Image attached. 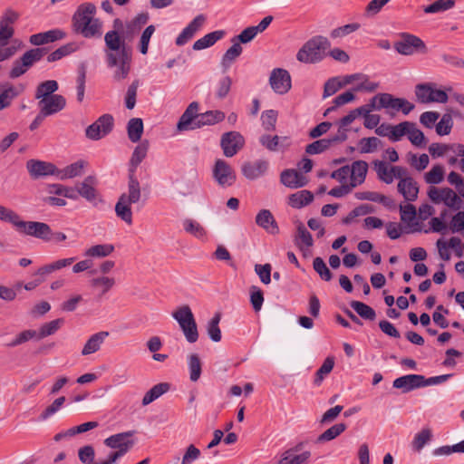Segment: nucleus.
Instances as JSON below:
<instances>
[{
    "label": "nucleus",
    "instance_id": "1",
    "mask_svg": "<svg viewBox=\"0 0 464 464\" xmlns=\"http://www.w3.org/2000/svg\"><path fill=\"white\" fill-rule=\"evenodd\" d=\"M148 149L149 142L147 140L140 142L135 147L130 160V171L131 174L129 179L128 190L120 196L115 205L116 216L128 225L132 224V211L130 206L138 203L141 198L140 185L138 179L133 176V173L146 158Z\"/></svg>",
    "mask_w": 464,
    "mask_h": 464
},
{
    "label": "nucleus",
    "instance_id": "2",
    "mask_svg": "<svg viewBox=\"0 0 464 464\" xmlns=\"http://www.w3.org/2000/svg\"><path fill=\"white\" fill-rule=\"evenodd\" d=\"M96 7L92 3L78 6L72 16V26L76 33L85 38L100 37L102 34V23L95 18Z\"/></svg>",
    "mask_w": 464,
    "mask_h": 464
},
{
    "label": "nucleus",
    "instance_id": "3",
    "mask_svg": "<svg viewBox=\"0 0 464 464\" xmlns=\"http://www.w3.org/2000/svg\"><path fill=\"white\" fill-rule=\"evenodd\" d=\"M368 171V164L364 160L353 161L331 174V178L339 183H348L353 188L364 182Z\"/></svg>",
    "mask_w": 464,
    "mask_h": 464
},
{
    "label": "nucleus",
    "instance_id": "4",
    "mask_svg": "<svg viewBox=\"0 0 464 464\" xmlns=\"http://www.w3.org/2000/svg\"><path fill=\"white\" fill-rule=\"evenodd\" d=\"M330 43L324 36H315L307 41L296 54V59L304 63H314L324 59Z\"/></svg>",
    "mask_w": 464,
    "mask_h": 464
},
{
    "label": "nucleus",
    "instance_id": "5",
    "mask_svg": "<svg viewBox=\"0 0 464 464\" xmlns=\"http://www.w3.org/2000/svg\"><path fill=\"white\" fill-rule=\"evenodd\" d=\"M171 316L179 324L188 343H194L198 340V325L192 310L188 304L179 306L172 312Z\"/></svg>",
    "mask_w": 464,
    "mask_h": 464
},
{
    "label": "nucleus",
    "instance_id": "6",
    "mask_svg": "<svg viewBox=\"0 0 464 464\" xmlns=\"http://www.w3.org/2000/svg\"><path fill=\"white\" fill-rule=\"evenodd\" d=\"M133 435L134 431H126L111 435L104 440V444L107 447L117 450L109 455L108 462L110 464L115 463L132 448L134 445Z\"/></svg>",
    "mask_w": 464,
    "mask_h": 464
},
{
    "label": "nucleus",
    "instance_id": "7",
    "mask_svg": "<svg viewBox=\"0 0 464 464\" xmlns=\"http://www.w3.org/2000/svg\"><path fill=\"white\" fill-rule=\"evenodd\" d=\"M428 196L433 203H442L454 210L459 209L464 201V197H461L457 191L450 188L430 187L428 190Z\"/></svg>",
    "mask_w": 464,
    "mask_h": 464
},
{
    "label": "nucleus",
    "instance_id": "8",
    "mask_svg": "<svg viewBox=\"0 0 464 464\" xmlns=\"http://www.w3.org/2000/svg\"><path fill=\"white\" fill-rule=\"evenodd\" d=\"M130 56L129 53H122L116 56L112 53L108 54L106 63L112 72V79L116 82L124 81L130 72Z\"/></svg>",
    "mask_w": 464,
    "mask_h": 464
},
{
    "label": "nucleus",
    "instance_id": "9",
    "mask_svg": "<svg viewBox=\"0 0 464 464\" xmlns=\"http://www.w3.org/2000/svg\"><path fill=\"white\" fill-rule=\"evenodd\" d=\"M415 95L417 100L421 103H446L448 102L447 92L444 90L437 88V85L432 82L416 85Z\"/></svg>",
    "mask_w": 464,
    "mask_h": 464
},
{
    "label": "nucleus",
    "instance_id": "10",
    "mask_svg": "<svg viewBox=\"0 0 464 464\" xmlns=\"http://www.w3.org/2000/svg\"><path fill=\"white\" fill-rule=\"evenodd\" d=\"M15 228L23 235L34 237L44 241H50L53 237L50 226L44 222L24 221L20 218Z\"/></svg>",
    "mask_w": 464,
    "mask_h": 464
},
{
    "label": "nucleus",
    "instance_id": "11",
    "mask_svg": "<svg viewBox=\"0 0 464 464\" xmlns=\"http://www.w3.org/2000/svg\"><path fill=\"white\" fill-rule=\"evenodd\" d=\"M114 119L111 114H103L85 130V135L89 140H99L107 136L113 129Z\"/></svg>",
    "mask_w": 464,
    "mask_h": 464
},
{
    "label": "nucleus",
    "instance_id": "12",
    "mask_svg": "<svg viewBox=\"0 0 464 464\" xmlns=\"http://www.w3.org/2000/svg\"><path fill=\"white\" fill-rule=\"evenodd\" d=\"M394 49L402 55H412L419 52L425 53L426 45L420 38L413 34H404L395 43Z\"/></svg>",
    "mask_w": 464,
    "mask_h": 464
},
{
    "label": "nucleus",
    "instance_id": "13",
    "mask_svg": "<svg viewBox=\"0 0 464 464\" xmlns=\"http://www.w3.org/2000/svg\"><path fill=\"white\" fill-rule=\"evenodd\" d=\"M212 175L214 180L223 188L232 186L237 178L232 167L222 159H218L215 161Z\"/></svg>",
    "mask_w": 464,
    "mask_h": 464
},
{
    "label": "nucleus",
    "instance_id": "14",
    "mask_svg": "<svg viewBox=\"0 0 464 464\" xmlns=\"http://www.w3.org/2000/svg\"><path fill=\"white\" fill-rule=\"evenodd\" d=\"M374 170L376 171L378 178L386 184H391L394 179H399L407 174L405 168L401 166H391L381 160L374 162Z\"/></svg>",
    "mask_w": 464,
    "mask_h": 464
},
{
    "label": "nucleus",
    "instance_id": "15",
    "mask_svg": "<svg viewBox=\"0 0 464 464\" xmlns=\"http://www.w3.org/2000/svg\"><path fill=\"white\" fill-rule=\"evenodd\" d=\"M245 144V139L237 131H228L221 136L220 146L226 157L235 156Z\"/></svg>",
    "mask_w": 464,
    "mask_h": 464
},
{
    "label": "nucleus",
    "instance_id": "16",
    "mask_svg": "<svg viewBox=\"0 0 464 464\" xmlns=\"http://www.w3.org/2000/svg\"><path fill=\"white\" fill-rule=\"evenodd\" d=\"M269 83L276 93L285 94L292 86L290 73L285 69H274L270 73Z\"/></svg>",
    "mask_w": 464,
    "mask_h": 464
},
{
    "label": "nucleus",
    "instance_id": "17",
    "mask_svg": "<svg viewBox=\"0 0 464 464\" xmlns=\"http://www.w3.org/2000/svg\"><path fill=\"white\" fill-rule=\"evenodd\" d=\"M311 456V451H301L299 446H295L280 453L276 464H307Z\"/></svg>",
    "mask_w": 464,
    "mask_h": 464
},
{
    "label": "nucleus",
    "instance_id": "18",
    "mask_svg": "<svg viewBox=\"0 0 464 464\" xmlns=\"http://www.w3.org/2000/svg\"><path fill=\"white\" fill-rule=\"evenodd\" d=\"M105 42V56L108 58V54L112 53L115 56L121 54L122 53H128L125 47V40L121 36L118 30H111L104 35Z\"/></svg>",
    "mask_w": 464,
    "mask_h": 464
},
{
    "label": "nucleus",
    "instance_id": "19",
    "mask_svg": "<svg viewBox=\"0 0 464 464\" xmlns=\"http://www.w3.org/2000/svg\"><path fill=\"white\" fill-rule=\"evenodd\" d=\"M26 169L34 179L45 176L57 177V168L51 162L39 160H30L26 162Z\"/></svg>",
    "mask_w": 464,
    "mask_h": 464
},
{
    "label": "nucleus",
    "instance_id": "20",
    "mask_svg": "<svg viewBox=\"0 0 464 464\" xmlns=\"http://www.w3.org/2000/svg\"><path fill=\"white\" fill-rule=\"evenodd\" d=\"M344 83L354 84V92H372L379 87L378 82H372L369 76L363 73L345 75Z\"/></svg>",
    "mask_w": 464,
    "mask_h": 464
},
{
    "label": "nucleus",
    "instance_id": "21",
    "mask_svg": "<svg viewBox=\"0 0 464 464\" xmlns=\"http://www.w3.org/2000/svg\"><path fill=\"white\" fill-rule=\"evenodd\" d=\"M206 22L204 14L197 15L178 35L176 38V44L182 46L186 44L194 35L199 31Z\"/></svg>",
    "mask_w": 464,
    "mask_h": 464
},
{
    "label": "nucleus",
    "instance_id": "22",
    "mask_svg": "<svg viewBox=\"0 0 464 464\" xmlns=\"http://www.w3.org/2000/svg\"><path fill=\"white\" fill-rule=\"evenodd\" d=\"M401 220L405 225L408 232H420L421 227L417 221V211L413 205L408 203L400 205Z\"/></svg>",
    "mask_w": 464,
    "mask_h": 464
},
{
    "label": "nucleus",
    "instance_id": "23",
    "mask_svg": "<svg viewBox=\"0 0 464 464\" xmlns=\"http://www.w3.org/2000/svg\"><path fill=\"white\" fill-rule=\"evenodd\" d=\"M65 105L66 100L60 94L53 95L52 97L42 99V101L38 102L40 111L46 117L58 113Z\"/></svg>",
    "mask_w": 464,
    "mask_h": 464
},
{
    "label": "nucleus",
    "instance_id": "24",
    "mask_svg": "<svg viewBox=\"0 0 464 464\" xmlns=\"http://www.w3.org/2000/svg\"><path fill=\"white\" fill-rule=\"evenodd\" d=\"M424 376L420 374H408L396 378L392 385L403 392H409L412 390L424 387Z\"/></svg>",
    "mask_w": 464,
    "mask_h": 464
},
{
    "label": "nucleus",
    "instance_id": "25",
    "mask_svg": "<svg viewBox=\"0 0 464 464\" xmlns=\"http://www.w3.org/2000/svg\"><path fill=\"white\" fill-rule=\"evenodd\" d=\"M96 179L92 176H88L84 180L77 186L78 196L82 197L87 201L96 205L102 200L98 197L97 190L95 188Z\"/></svg>",
    "mask_w": 464,
    "mask_h": 464
},
{
    "label": "nucleus",
    "instance_id": "26",
    "mask_svg": "<svg viewBox=\"0 0 464 464\" xmlns=\"http://www.w3.org/2000/svg\"><path fill=\"white\" fill-rule=\"evenodd\" d=\"M259 141L262 146L270 151L284 150L291 145V140L287 136L265 134L260 137Z\"/></svg>",
    "mask_w": 464,
    "mask_h": 464
},
{
    "label": "nucleus",
    "instance_id": "27",
    "mask_svg": "<svg viewBox=\"0 0 464 464\" xmlns=\"http://www.w3.org/2000/svg\"><path fill=\"white\" fill-rule=\"evenodd\" d=\"M280 180L283 185L290 188H302L308 182L304 174L294 169L284 170L280 175Z\"/></svg>",
    "mask_w": 464,
    "mask_h": 464
},
{
    "label": "nucleus",
    "instance_id": "28",
    "mask_svg": "<svg viewBox=\"0 0 464 464\" xmlns=\"http://www.w3.org/2000/svg\"><path fill=\"white\" fill-rule=\"evenodd\" d=\"M267 169L268 162L264 160H258L244 163L242 165V173L247 179L254 180L265 175Z\"/></svg>",
    "mask_w": 464,
    "mask_h": 464
},
{
    "label": "nucleus",
    "instance_id": "29",
    "mask_svg": "<svg viewBox=\"0 0 464 464\" xmlns=\"http://www.w3.org/2000/svg\"><path fill=\"white\" fill-rule=\"evenodd\" d=\"M398 191L407 201H414L418 198L419 188L416 181L407 174L399 179Z\"/></svg>",
    "mask_w": 464,
    "mask_h": 464
},
{
    "label": "nucleus",
    "instance_id": "30",
    "mask_svg": "<svg viewBox=\"0 0 464 464\" xmlns=\"http://www.w3.org/2000/svg\"><path fill=\"white\" fill-rule=\"evenodd\" d=\"M65 37V33L60 29H52L46 32L38 33L30 36V43L33 45H43L62 40Z\"/></svg>",
    "mask_w": 464,
    "mask_h": 464
},
{
    "label": "nucleus",
    "instance_id": "31",
    "mask_svg": "<svg viewBox=\"0 0 464 464\" xmlns=\"http://www.w3.org/2000/svg\"><path fill=\"white\" fill-rule=\"evenodd\" d=\"M256 224L269 234L276 235L279 232L277 223L268 209H262L256 214Z\"/></svg>",
    "mask_w": 464,
    "mask_h": 464
},
{
    "label": "nucleus",
    "instance_id": "32",
    "mask_svg": "<svg viewBox=\"0 0 464 464\" xmlns=\"http://www.w3.org/2000/svg\"><path fill=\"white\" fill-rule=\"evenodd\" d=\"M225 113L221 111H208L197 115L194 121V128L215 125L225 119Z\"/></svg>",
    "mask_w": 464,
    "mask_h": 464
},
{
    "label": "nucleus",
    "instance_id": "33",
    "mask_svg": "<svg viewBox=\"0 0 464 464\" xmlns=\"http://www.w3.org/2000/svg\"><path fill=\"white\" fill-rule=\"evenodd\" d=\"M108 336L109 333L106 331H102L92 334L82 349V355L87 356L98 352Z\"/></svg>",
    "mask_w": 464,
    "mask_h": 464
},
{
    "label": "nucleus",
    "instance_id": "34",
    "mask_svg": "<svg viewBox=\"0 0 464 464\" xmlns=\"http://www.w3.org/2000/svg\"><path fill=\"white\" fill-rule=\"evenodd\" d=\"M198 104L197 102H191L186 111L183 112L181 117L179 118V121L177 124V129L179 130H193L194 128V121L198 115Z\"/></svg>",
    "mask_w": 464,
    "mask_h": 464
},
{
    "label": "nucleus",
    "instance_id": "35",
    "mask_svg": "<svg viewBox=\"0 0 464 464\" xmlns=\"http://www.w3.org/2000/svg\"><path fill=\"white\" fill-rule=\"evenodd\" d=\"M85 166V161L78 160L63 169H57V178L61 180H64L79 177L82 175Z\"/></svg>",
    "mask_w": 464,
    "mask_h": 464
},
{
    "label": "nucleus",
    "instance_id": "36",
    "mask_svg": "<svg viewBox=\"0 0 464 464\" xmlns=\"http://www.w3.org/2000/svg\"><path fill=\"white\" fill-rule=\"evenodd\" d=\"M295 244L303 252L304 256H306L310 255V247L313 246L314 240L312 235L303 225L299 226L297 228Z\"/></svg>",
    "mask_w": 464,
    "mask_h": 464
},
{
    "label": "nucleus",
    "instance_id": "37",
    "mask_svg": "<svg viewBox=\"0 0 464 464\" xmlns=\"http://www.w3.org/2000/svg\"><path fill=\"white\" fill-rule=\"evenodd\" d=\"M314 200V195L309 190H299L288 197L287 203L294 208H302Z\"/></svg>",
    "mask_w": 464,
    "mask_h": 464
},
{
    "label": "nucleus",
    "instance_id": "38",
    "mask_svg": "<svg viewBox=\"0 0 464 464\" xmlns=\"http://www.w3.org/2000/svg\"><path fill=\"white\" fill-rule=\"evenodd\" d=\"M75 259L76 257L74 256L57 259L50 264L41 266L40 268H38L35 274L43 276L52 274L55 271L61 270L64 267L71 266L75 261Z\"/></svg>",
    "mask_w": 464,
    "mask_h": 464
},
{
    "label": "nucleus",
    "instance_id": "39",
    "mask_svg": "<svg viewBox=\"0 0 464 464\" xmlns=\"http://www.w3.org/2000/svg\"><path fill=\"white\" fill-rule=\"evenodd\" d=\"M182 227L186 233L199 240H205L207 238L208 232L206 228L197 220L185 218L182 221Z\"/></svg>",
    "mask_w": 464,
    "mask_h": 464
},
{
    "label": "nucleus",
    "instance_id": "40",
    "mask_svg": "<svg viewBox=\"0 0 464 464\" xmlns=\"http://www.w3.org/2000/svg\"><path fill=\"white\" fill-rule=\"evenodd\" d=\"M225 35V32L218 30L207 34L203 37L199 38L193 44V49L200 51L214 45L218 40L222 39Z\"/></svg>",
    "mask_w": 464,
    "mask_h": 464
},
{
    "label": "nucleus",
    "instance_id": "41",
    "mask_svg": "<svg viewBox=\"0 0 464 464\" xmlns=\"http://www.w3.org/2000/svg\"><path fill=\"white\" fill-rule=\"evenodd\" d=\"M170 386L168 382H161L150 388L142 398V405L147 406L169 392Z\"/></svg>",
    "mask_w": 464,
    "mask_h": 464
},
{
    "label": "nucleus",
    "instance_id": "42",
    "mask_svg": "<svg viewBox=\"0 0 464 464\" xmlns=\"http://www.w3.org/2000/svg\"><path fill=\"white\" fill-rule=\"evenodd\" d=\"M114 251L112 244H99L87 248L83 255L91 258H102L109 256Z\"/></svg>",
    "mask_w": 464,
    "mask_h": 464
},
{
    "label": "nucleus",
    "instance_id": "43",
    "mask_svg": "<svg viewBox=\"0 0 464 464\" xmlns=\"http://www.w3.org/2000/svg\"><path fill=\"white\" fill-rule=\"evenodd\" d=\"M232 46L226 51L221 60V65L225 70L231 66L235 60L240 56L243 51L240 44L236 42V39H232Z\"/></svg>",
    "mask_w": 464,
    "mask_h": 464
},
{
    "label": "nucleus",
    "instance_id": "44",
    "mask_svg": "<svg viewBox=\"0 0 464 464\" xmlns=\"http://www.w3.org/2000/svg\"><path fill=\"white\" fill-rule=\"evenodd\" d=\"M58 82L54 80H48L41 82L35 92V99L42 101L55 95L54 92L58 90Z\"/></svg>",
    "mask_w": 464,
    "mask_h": 464
},
{
    "label": "nucleus",
    "instance_id": "45",
    "mask_svg": "<svg viewBox=\"0 0 464 464\" xmlns=\"http://www.w3.org/2000/svg\"><path fill=\"white\" fill-rule=\"evenodd\" d=\"M143 121L140 118H132L128 121L127 132L131 142H138L143 133Z\"/></svg>",
    "mask_w": 464,
    "mask_h": 464
},
{
    "label": "nucleus",
    "instance_id": "46",
    "mask_svg": "<svg viewBox=\"0 0 464 464\" xmlns=\"http://www.w3.org/2000/svg\"><path fill=\"white\" fill-rule=\"evenodd\" d=\"M355 112L351 111L346 116L343 117L338 121V131L335 135V140L339 142H343L347 139V127L352 124L356 119Z\"/></svg>",
    "mask_w": 464,
    "mask_h": 464
},
{
    "label": "nucleus",
    "instance_id": "47",
    "mask_svg": "<svg viewBox=\"0 0 464 464\" xmlns=\"http://www.w3.org/2000/svg\"><path fill=\"white\" fill-rule=\"evenodd\" d=\"M334 143H339V141L335 140L334 136L328 139L318 140L307 145L305 151L311 155L319 154L329 149L331 145Z\"/></svg>",
    "mask_w": 464,
    "mask_h": 464
},
{
    "label": "nucleus",
    "instance_id": "48",
    "mask_svg": "<svg viewBox=\"0 0 464 464\" xmlns=\"http://www.w3.org/2000/svg\"><path fill=\"white\" fill-rule=\"evenodd\" d=\"M63 319H55L42 324L37 332V340L54 334L63 325Z\"/></svg>",
    "mask_w": 464,
    "mask_h": 464
},
{
    "label": "nucleus",
    "instance_id": "49",
    "mask_svg": "<svg viewBox=\"0 0 464 464\" xmlns=\"http://www.w3.org/2000/svg\"><path fill=\"white\" fill-rule=\"evenodd\" d=\"M379 110L387 109L400 111V98H394L390 93H380L376 95Z\"/></svg>",
    "mask_w": 464,
    "mask_h": 464
},
{
    "label": "nucleus",
    "instance_id": "50",
    "mask_svg": "<svg viewBox=\"0 0 464 464\" xmlns=\"http://www.w3.org/2000/svg\"><path fill=\"white\" fill-rule=\"evenodd\" d=\"M221 320L220 314H216L207 324V333L209 336V338L215 342L218 343L221 340L222 334L221 330L219 328V322Z\"/></svg>",
    "mask_w": 464,
    "mask_h": 464
},
{
    "label": "nucleus",
    "instance_id": "51",
    "mask_svg": "<svg viewBox=\"0 0 464 464\" xmlns=\"http://www.w3.org/2000/svg\"><path fill=\"white\" fill-rule=\"evenodd\" d=\"M346 428L347 427L344 423H336L320 434L317 438V441L325 442L333 440L340 436L346 430Z\"/></svg>",
    "mask_w": 464,
    "mask_h": 464
},
{
    "label": "nucleus",
    "instance_id": "52",
    "mask_svg": "<svg viewBox=\"0 0 464 464\" xmlns=\"http://www.w3.org/2000/svg\"><path fill=\"white\" fill-rule=\"evenodd\" d=\"M381 140L376 137L362 138L358 141L360 153H372L381 146Z\"/></svg>",
    "mask_w": 464,
    "mask_h": 464
},
{
    "label": "nucleus",
    "instance_id": "53",
    "mask_svg": "<svg viewBox=\"0 0 464 464\" xmlns=\"http://www.w3.org/2000/svg\"><path fill=\"white\" fill-rule=\"evenodd\" d=\"M350 305L363 319L372 321L376 317L375 311L364 303L360 301H352Z\"/></svg>",
    "mask_w": 464,
    "mask_h": 464
},
{
    "label": "nucleus",
    "instance_id": "54",
    "mask_svg": "<svg viewBox=\"0 0 464 464\" xmlns=\"http://www.w3.org/2000/svg\"><path fill=\"white\" fill-rule=\"evenodd\" d=\"M444 174V168L441 165H435L425 173L424 179L428 184L437 185L443 181Z\"/></svg>",
    "mask_w": 464,
    "mask_h": 464
},
{
    "label": "nucleus",
    "instance_id": "55",
    "mask_svg": "<svg viewBox=\"0 0 464 464\" xmlns=\"http://www.w3.org/2000/svg\"><path fill=\"white\" fill-rule=\"evenodd\" d=\"M432 433L429 428H424L415 434L412 440V448L416 451H420L423 447L431 440Z\"/></svg>",
    "mask_w": 464,
    "mask_h": 464
},
{
    "label": "nucleus",
    "instance_id": "56",
    "mask_svg": "<svg viewBox=\"0 0 464 464\" xmlns=\"http://www.w3.org/2000/svg\"><path fill=\"white\" fill-rule=\"evenodd\" d=\"M455 5V0H437L433 4L424 7L426 14H436L451 9Z\"/></svg>",
    "mask_w": 464,
    "mask_h": 464
},
{
    "label": "nucleus",
    "instance_id": "57",
    "mask_svg": "<svg viewBox=\"0 0 464 464\" xmlns=\"http://www.w3.org/2000/svg\"><path fill=\"white\" fill-rule=\"evenodd\" d=\"M19 95V92L14 86L5 87L0 93V111L9 107L14 98Z\"/></svg>",
    "mask_w": 464,
    "mask_h": 464
},
{
    "label": "nucleus",
    "instance_id": "58",
    "mask_svg": "<svg viewBox=\"0 0 464 464\" xmlns=\"http://www.w3.org/2000/svg\"><path fill=\"white\" fill-rule=\"evenodd\" d=\"M79 459L83 464H110L108 459L101 462H94V449L90 446H84L79 450Z\"/></svg>",
    "mask_w": 464,
    "mask_h": 464
},
{
    "label": "nucleus",
    "instance_id": "59",
    "mask_svg": "<svg viewBox=\"0 0 464 464\" xmlns=\"http://www.w3.org/2000/svg\"><path fill=\"white\" fill-rule=\"evenodd\" d=\"M407 137L411 144L416 147H424L426 145V139L423 132L416 128L415 124L412 122H411V127H409Z\"/></svg>",
    "mask_w": 464,
    "mask_h": 464
},
{
    "label": "nucleus",
    "instance_id": "60",
    "mask_svg": "<svg viewBox=\"0 0 464 464\" xmlns=\"http://www.w3.org/2000/svg\"><path fill=\"white\" fill-rule=\"evenodd\" d=\"M91 283L92 286L101 290L102 295H104L114 286L115 279L103 276L93 278Z\"/></svg>",
    "mask_w": 464,
    "mask_h": 464
},
{
    "label": "nucleus",
    "instance_id": "61",
    "mask_svg": "<svg viewBox=\"0 0 464 464\" xmlns=\"http://www.w3.org/2000/svg\"><path fill=\"white\" fill-rule=\"evenodd\" d=\"M334 366V360L333 357H327L321 367L317 370L314 378V384L320 385L324 377L329 374Z\"/></svg>",
    "mask_w": 464,
    "mask_h": 464
},
{
    "label": "nucleus",
    "instance_id": "62",
    "mask_svg": "<svg viewBox=\"0 0 464 464\" xmlns=\"http://www.w3.org/2000/svg\"><path fill=\"white\" fill-rule=\"evenodd\" d=\"M44 55V51L40 48L31 49L25 52L20 58L24 65L29 70L35 63L40 61Z\"/></svg>",
    "mask_w": 464,
    "mask_h": 464
},
{
    "label": "nucleus",
    "instance_id": "63",
    "mask_svg": "<svg viewBox=\"0 0 464 464\" xmlns=\"http://www.w3.org/2000/svg\"><path fill=\"white\" fill-rule=\"evenodd\" d=\"M345 85H348V83H344V77L343 78L342 81L337 77L329 79L324 83V95H323L324 98H327V97L334 95L338 90H340L342 87H343Z\"/></svg>",
    "mask_w": 464,
    "mask_h": 464
},
{
    "label": "nucleus",
    "instance_id": "64",
    "mask_svg": "<svg viewBox=\"0 0 464 464\" xmlns=\"http://www.w3.org/2000/svg\"><path fill=\"white\" fill-rule=\"evenodd\" d=\"M277 115V111L275 110H267L262 112L261 121L266 130L270 131L276 129Z\"/></svg>",
    "mask_w": 464,
    "mask_h": 464
}]
</instances>
